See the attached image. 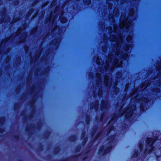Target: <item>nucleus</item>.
<instances>
[{
  "instance_id": "1",
  "label": "nucleus",
  "mask_w": 161,
  "mask_h": 161,
  "mask_svg": "<svg viewBox=\"0 0 161 161\" xmlns=\"http://www.w3.org/2000/svg\"><path fill=\"white\" fill-rule=\"evenodd\" d=\"M140 87L135 89L131 93L132 97L130 103L122 113L121 109L119 111V114H113L111 119L106 126L107 135H108L115 128L113 124L117 121L118 117L124 115L125 119H129L133 115L136 109V105L139 106L141 112H143L149 108L153 101L158 98V93L161 91V81H145Z\"/></svg>"
},
{
  "instance_id": "2",
  "label": "nucleus",
  "mask_w": 161,
  "mask_h": 161,
  "mask_svg": "<svg viewBox=\"0 0 161 161\" xmlns=\"http://www.w3.org/2000/svg\"><path fill=\"white\" fill-rule=\"evenodd\" d=\"M118 33L117 36L111 35L109 37V40L114 42L115 45L112 50L113 53L108 55L105 63L102 64L103 68L101 69V72L102 74L105 73L106 75L109 71L111 72L114 67L121 66L123 62L121 59H128V51L131 46L129 44H125L121 35L119 32Z\"/></svg>"
},
{
  "instance_id": "3",
  "label": "nucleus",
  "mask_w": 161,
  "mask_h": 161,
  "mask_svg": "<svg viewBox=\"0 0 161 161\" xmlns=\"http://www.w3.org/2000/svg\"><path fill=\"white\" fill-rule=\"evenodd\" d=\"M130 1L131 2L132 4H135V5L133 6V7L130 9L129 17L125 18V15H122L120 18L119 26V28L121 29L125 28L127 32L129 31L130 27L132 25V21L129 20V19H130V17L132 18L133 19H135L136 18L137 15L136 12L137 10V5L138 4L139 0H126V1L123 0L122 1L120 0H114V1L113 0H107V3L109 9L112 8L113 3L115 5L117 3L118 4L119 2L121 3H129Z\"/></svg>"
},
{
  "instance_id": "4",
  "label": "nucleus",
  "mask_w": 161,
  "mask_h": 161,
  "mask_svg": "<svg viewBox=\"0 0 161 161\" xmlns=\"http://www.w3.org/2000/svg\"><path fill=\"white\" fill-rule=\"evenodd\" d=\"M36 84H33L31 88V94L33 95V99L29 102L30 107L33 110L35 109V104L38 94L42 92L43 89V86L40 83L41 81H34Z\"/></svg>"
},
{
  "instance_id": "5",
  "label": "nucleus",
  "mask_w": 161,
  "mask_h": 161,
  "mask_svg": "<svg viewBox=\"0 0 161 161\" xmlns=\"http://www.w3.org/2000/svg\"><path fill=\"white\" fill-rule=\"evenodd\" d=\"M116 134L110 136L107 138V140L109 141L108 145L105 146V148L104 146H101L99 149L98 152V155L101 156H104V155L109 153L112 148V145L116 142L117 140L116 139Z\"/></svg>"
},
{
  "instance_id": "6",
  "label": "nucleus",
  "mask_w": 161,
  "mask_h": 161,
  "mask_svg": "<svg viewBox=\"0 0 161 161\" xmlns=\"http://www.w3.org/2000/svg\"><path fill=\"white\" fill-rule=\"evenodd\" d=\"M55 16H52V14L46 20L47 23H49L50 25H55V20L56 19V15L60 14V21L62 23H65L67 21V19L66 18L62 16L63 14V12L62 8L60 9V8L58 6H57L54 12Z\"/></svg>"
},
{
  "instance_id": "7",
  "label": "nucleus",
  "mask_w": 161,
  "mask_h": 161,
  "mask_svg": "<svg viewBox=\"0 0 161 161\" xmlns=\"http://www.w3.org/2000/svg\"><path fill=\"white\" fill-rule=\"evenodd\" d=\"M161 138V137L159 136H155L153 139L150 138H147L146 140V148L144 152L143 157L145 158V156L147 154H148L152 152L154 149V147L153 146V144L157 141L159 138Z\"/></svg>"
},
{
  "instance_id": "8",
  "label": "nucleus",
  "mask_w": 161,
  "mask_h": 161,
  "mask_svg": "<svg viewBox=\"0 0 161 161\" xmlns=\"http://www.w3.org/2000/svg\"><path fill=\"white\" fill-rule=\"evenodd\" d=\"M96 86L95 89H98V96L99 98L103 96V91L102 89V84L103 82V84L106 88H110L111 85L113 81H96Z\"/></svg>"
},
{
  "instance_id": "9",
  "label": "nucleus",
  "mask_w": 161,
  "mask_h": 161,
  "mask_svg": "<svg viewBox=\"0 0 161 161\" xmlns=\"http://www.w3.org/2000/svg\"><path fill=\"white\" fill-rule=\"evenodd\" d=\"M148 76L153 78V79H156L157 78L160 77L161 76V64L159 62L158 63L156 71L155 73H153L151 69L149 70L148 73Z\"/></svg>"
},
{
  "instance_id": "10",
  "label": "nucleus",
  "mask_w": 161,
  "mask_h": 161,
  "mask_svg": "<svg viewBox=\"0 0 161 161\" xmlns=\"http://www.w3.org/2000/svg\"><path fill=\"white\" fill-rule=\"evenodd\" d=\"M25 28L26 27L25 25L24 27L23 28V29H19L17 32V36H20L21 35V42H22L24 41L27 36L26 33L24 31V30Z\"/></svg>"
},
{
  "instance_id": "11",
  "label": "nucleus",
  "mask_w": 161,
  "mask_h": 161,
  "mask_svg": "<svg viewBox=\"0 0 161 161\" xmlns=\"http://www.w3.org/2000/svg\"><path fill=\"white\" fill-rule=\"evenodd\" d=\"M108 106V102L107 100L105 101L104 100H102L100 106V110L101 111L104 109H106Z\"/></svg>"
},
{
  "instance_id": "12",
  "label": "nucleus",
  "mask_w": 161,
  "mask_h": 161,
  "mask_svg": "<svg viewBox=\"0 0 161 161\" xmlns=\"http://www.w3.org/2000/svg\"><path fill=\"white\" fill-rule=\"evenodd\" d=\"M98 107L99 103L97 100H96L94 103H92L90 104V109H94L96 111L98 110Z\"/></svg>"
},
{
  "instance_id": "13",
  "label": "nucleus",
  "mask_w": 161,
  "mask_h": 161,
  "mask_svg": "<svg viewBox=\"0 0 161 161\" xmlns=\"http://www.w3.org/2000/svg\"><path fill=\"white\" fill-rule=\"evenodd\" d=\"M20 115L25 118H26V119L31 120L33 117V115L32 113L31 114L28 116H26L25 112V110L22 111L20 113Z\"/></svg>"
},
{
  "instance_id": "14",
  "label": "nucleus",
  "mask_w": 161,
  "mask_h": 161,
  "mask_svg": "<svg viewBox=\"0 0 161 161\" xmlns=\"http://www.w3.org/2000/svg\"><path fill=\"white\" fill-rule=\"evenodd\" d=\"M154 153L155 155L158 160V158L161 156V147L159 149H155Z\"/></svg>"
},
{
  "instance_id": "15",
  "label": "nucleus",
  "mask_w": 161,
  "mask_h": 161,
  "mask_svg": "<svg viewBox=\"0 0 161 161\" xmlns=\"http://www.w3.org/2000/svg\"><path fill=\"white\" fill-rule=\"evenodd\" d=\"M114 85V92L115 95H117L119 92V88L117 87V84L118 81H115Z\"/></svg>"
},
{
  "instance_id": "16",
  "label": "nucleus",
  "mask_w": 161,
  "mask_h": 161,
  "mask_svg": "<svg viewBox=\"0 0 161 161\" xmlns=\"http://www.w3.org/2000/svg\"><path fill=\"white\" fill-rule=\"evenodd\" d=\"M60 41V39L54 40L52 42L51 44L54 45L56 47H57Z\"/></svg>"
},
{
  "instance_id": "17",
  "label": "nucleus",
  "mask_w": 161,
  "mask_h": 161,
  "mask_svg": "<svg viewBox=\"0 0 161 161\" xmlns=\"http://www.w3.org/2000/svg\"><path fill=\"white\" fill-rule=\"evenodd\" d=\"M118 9L117 8H115L114 9V12H113V15H112L111 16V19H112V21L113 22H114V15H115L116 16L118 13Z\"/></svg>"
},
{
  "instance_id": "18",
  "label": "nucleus",
  "mask_w": 161,
  "mask_h": 161,
  "mask_svg": "<svg viewBox=\"0 0 161 161\" xmlns=\"http://www.w3.org/2000/svg\"><path fill=\"white\" fill-rule=\"evenodd\" d=\"M35 127V125L31 124L29 126H27L25 128V131L28 132L29 131L33 130Z\"/></svg>"
},
{
  "instance_id": "19",
  "label": "nucleus",
  "mask_w": 161,
  "mask_h": 161,
  "mask_svg": "<svg viewBox=\"0 0 161 161\" xmlns=\"http://www.w3.org/2000/svg\"><path fill=\"white\" fill-rule=\"evenodd\" d=\"M97 126H94L92 129L91 136L92 137L95 134L97 130Z\"/></svg>"
},
{
  "instance_id": "20",
  "label": "nucleus",
  "mask_w": 161,
  "mask_h": 161,
  "mask_svg": "<svg viewBox=\"0 0 161 161\" xmlns=\"http://www.w3.org/2000/svg\"><path fill=\"white\" fill-rule=\"evenodd\" d=\"M76 140V136H70L69 138V140L71 142H74Z\"/></svg>"
},
{
  "instance_id": "21",
  "label": "nucleus",
  "mask_w": 161,
  "mask_h": 161,
  "mask_svg": "<svg viewBox=\"0 0 161 161\" xmlns=\"http://www.w3.org/2000/svg\"><path fill=\"white\" fill-rule=\"evenodd\" d=\"M129 36H128V37L126 38V41L128 42V43H130V41L132 39V36H131V35L133 34V33L131 32L130 33Z\"/></svg>"
},
{
  "instance_id": "22",
  "label": "nucleus",
  "mask_w": 161,
  "mask_h": 161,
  "mask_svg": "<svg viewBox=\"0 0 161 161\" xmlns=\"http://www.w3.org/2000/svg\"><path fill=\"white\" fill-rule=\"evenodd\" d=\"M90 118L89 115H87L86 118V122L87 125H88L90 124Z\"/></svg>"
},
{
  "instance_id": "23",
  "label": "nucleus",
  "mask_w": 161,
  "mask_h": 161,
  "mask_svg": "<svg viewBox=\"0 0 161 161\" xmlns=\"http://www.w3.org/2000/svg\"><path fill=\"white\" fill-rule=\"evenodd\" d=\"M5 121V118L3 117H0V125H2Z\"/></svg>"
},
{
  "instance_id": "24",
  "label": "nucleus",
  "mask_w": 161,
  "mask_h": 161,
  "mask_svg": "<svg viewBox=\"0 0 161 161\" xmlns=\"http://www.w3.org/2000/svg\"><path fill=\"white\" fill-rule=\"evenodd\" d=\"M12 36H11L9 37L8 39H6L5 40H3L2 42L1 46H2L3 44L5 43V42L9 41L10 39L12 38Z\"/></svg>"
},
{
  "instance_id": "25",
  "label": "nucleus",
  "mask_w": 161,
  "mask_h": 161,
  "mask_svg": "<svg viewBox=\"0 0 161 161\" xmlns=\"http://www.w3.org/2000/svg\"><path fill=\"white\" fill-rule=\"evenodd\" d=\"M94 60L96 62L97 64H99V65L100 66V67H101V62L100 61V59L99 58L97 57L96 59H94Z\"/></svg>"
},
{
  "instance_id": "26",
  "label": "nucleus",
  "mask_w": 161,
  "mask_h": 161,
  "mask_svg": "<svg viewBox=\"0 0 161 161\" xmlns=\"http://www.w3.org/2000/svg\"><path fill=\"white\" fill-rule=\"evenodd\" d=\"M20 108L19 105L17 103H15L14 105V109L15 111L18 110Z\"/></svg>"
},
{
  "instance_id": "27",
  "label": "nucleus",
  "mask_w": 161,
  "mask_h": 161,
  "mask_svg": "<svg viewBox=\"0 0 161 161\" xmlns=\"http://www.w3.org/2000/svg\"><path fill=\"white\" fill-rule=\"evenodd\" d=\"M118 29H119L117 27V26L116 25H114L113 30H114V33H118Z\"/></svg>"
},
{
  "instance_id": "28",
  "label": "nucleus",
  "mask_w": 161,
  "mask_h": 161,
  "mask_svg": "<svg viewBox=\"0 0 161 161\" xmlns=\"http://www.w3.org/2000/svg\"><path fill=\"white\" fill-rule=\"evenodd\" d=\"M144 144V142L143 143L141 142L139 143V148L140 151L141 152L142 151L143 145Z\"/></svg>"
},
{
  "instance_id": "29",
  "label": "nucleus",
  "mask_w": 161,
  "mask_h": 161,
  "mask_svg": "<svg viewBox=\"0 0 161 161\" xmlns=\"http://www.w3.org/2000/svg\"><path fill=\"white\" fill-rule=\"evenodd\" d=\"M138 155V151H136L134 152V154L132 157V158H136Z\"/></svg>"
},
{
  "instance_id": "30",
  "label": "nucleus",
  "mask_w": 161,
  "mask_h": 161,
  "mask_svg": "<svg viewBox=\"0 0 161 161\" xmlns=\"http://www.w3.org/2000/svg\"><path fill=\"white\" fill-rule=\"evenodd\" d=\"M101 77V75L100 74L97 73L96 74V75L95 76V78L97 80H100Z\"/></svg>"
},
{
  "instance_id": "31",
  "label": "nucleus",
  "mask_w": 161,
  "mask_h": 161,
  "mask_svg": "<svg viewBox=\"0 0 161 161\" xmlns=\"http://www.w3.org/2000/svg\"><path fill=\"white\" fill-rule=\"evenodd\" d=\"M102 132H99L96 136V138L94 139V141H96L97 140V139L99 138L100 136H102Z\"/></svg>"
},
{
  "instance_id": "32",
  "label": "nucleus",
  "mask_w": 161,
  "mask_h": 161,
  "mask_svg": "<svg viewBox=\"0 0 161 161\" xmlns=\"http://www.w3.org/2000/svg\"><path fill=\"white\" fill-rule=\"evenodd\" d=\"M129 86H130V84L129 83H127L125 85L124 91H125V92L126 93L128 89Z\"/></svg>"
},
{
  "instance_id": "33",
  "label": "nucleus",
  "mask_w": 161,
  "mask_h": 161,
  "mask_svg": "<svg viewBox=\"0 0 161 161\" xmlns=\"http://www.w3.org/2000/svg\"><path fill=\"white\" fill-rule=\"evenodd\" d=\"M90 3V0H84V3L85 4H89Z\"/></svg>"
},
{
  "instance_id": "34",
  "label": "nucleus",
  "mask_w": 161,
  "mask_h": 161,
  "mask_svg": "<svg viewBox=\"0 0 161 161\" xmlns=\"http://www.w3.org/2000/svg\"><path fill=\"white\" fill-rule=\"evenodd\" d=\"M60 150L59 148L58 147L55 148L54 152L55 153V154H57L59 152Z\"/></svg>"
},
{
  "instance_id": "35",
  "label": "nucleus",
  "mask_w": 161,
  "mask_h": 161,
  "mask_svg": "<svg viewBox=\"0 0 161 161\" xmlns=\"http://www.w3.org/2000/svg\"><path fill=\"white\" fill-rule=\"evenodd\" d=\"M21 89V87L19 86H18L16 89V93H18L19 92L20 90Z\"/></svg>"
},
{
  "instance_id": "36",
  "label": "nucleus",
  "mask_w": 161,
  "mask_h": 161,
  "mask_svg": "<svg viewBox=\"0 0 161 161\" xmlns=\"http://www.w3.org/2000/svg\"><path fill=\"white\" fill-rule=\"evenodd\" d=\"M104 113H103L101 114V116L100 117L99 122H101L102 121L104 117Z\"/></svg>"
},
{
  "instance_id": "37",
  "label": "nucleus",
  "mask_w": 161,
  "mask_h": 161,
  "mask_svg": "<svg viewBox=\"0 0 161 161\" xmlns=\"http://www.w3.org/2000/svg\"><path fill=\"white\" fill-rule=\"evenodd\" d=\"M107 30H108V33L109 34L112 33L113 32L112 28L111 27H109Z\"/></svg>"
},
{
  "instance_id": "38",
  "label": "nucleus",
  "mask_w": 161,
  "mask_h": 161,
  "mask_svg": "<svg viewBox=\"0 0 161 161\" xmlns=\"http://www.w3.org/2000/svg\"><path fill=\"white\" fill-rule=\"evenodd\" d=\"M80 149L81 147L80 146H79L76 147L75 150V152H79L80 150Z\"/></svg>"
},
{
  "instance_id": "39",
  "label": "nucleus",
  "mask_w": 161,
  "mask_h": 161,
  "mask_svg": "<svg viewBox=\"0 0 161 161\" xmlns=\"http://www.w3.org/2000/svg\"><path fill=\"white\" fill-rule=\"evenodd\" d=\"M45 136H46V138H47L50 135V133L49 132H47L45 133Z\"/></svg>"
},
{
  "instance_id": "40",
  "label": "nucleus",
  "mask_w": 161,
  "mask_h": 161,
  "mask_svg": "<svg viewBox=\"0 0 161 161\" xmlns=\"http://www.w3.org/2000/svg\"><path fill=\"white\" fill-rule=\"evenodd\" d=\"M122 76V74L120 72H118L117 73V75H116V77L117 78H119L120 77Z\"/></svg>"
},
{
  "instance_id": "41",
  "label": "nucleus",
  "mask_w": 161,
  "mask_h": 161,
  "mask_svg": "<svg viewBox=\"0 0 161 161\" xmlns=\"http://www.w3.org/2000/svg\"><path fill=\"white\" fill-rule=\"evenodd\" d=\"M88 138L87 137H86L85 138V139H84V140L83 142L84 144H85L86 143V142H87V141L88 140Z\"/></svg>"
},
{
  "instance_id": "42",
  "label": "nucleus",
  "mask_w": 161,
  "mask_h": 161,
  "mask_svg": "<svg viewBox=\"0 0 161 161\" xmlns=\"http://www.w3.org/2000/svg\"><path fill=\"white\" fill-rule=\"evenodd\" d=\"M56 1H53V2L52 3V4H51V7H52V8L53 7V6L54 7L55 5H56Z\"/></svg>"
},
{
  "instance_id": "43",
  "label": "nucleus",
  "mask_w": 161,
  "mask_h": 161,
  "mask_svg": "<svg viewBox=\"0 0 161 161\" xmlns=\"http://www.w3.org/2000/svg\"><path fill=\"white\" fill-rule=\"evenodd\" d=\"M107 50V47L105 46H104L102 48V50L103 52H105Z\"/></svg>"
},
{
  "instance_id": "44",
  "label": "nucleus",
  "mask_w": 161,
  "mask_h": 161,
  "mask_svg": "<svg viewBox=\"0 0 161 161\" xmlns=\"http://www.w3.org/2000/svg\"><path fill=\"white\" fill-rule=\"evenodd\" d=\"M104 80H105V81H106V80H109V79L108 78V75H105L104 76Z\"/></svg>"
},
{
  "instance_id": "45",
  "label": "nucleus",
  "mask_w": 161,
  "mask_h": 161,
  "mask_svg": "<svg viewBox=\"0 0 161 161\" xmlns=\"http://www.w3.org/2000/svg\"><path fill=\"white\" fill-rule=\"evenodd\" d=\"M86 135V132L84 131H82V138H83Z\"/></svg>"
},
{
  "instance_id": "46",
  "label": "nucleus",
  "mask_w": 161,
  "mask_h": 161,
  "mask_svg": "<svg viewBox=\"0 0 161 161\" xmlns=\"http://www.w3.org/2000/svg\"><path fill=\"white\" fill-rule=\"evenodd\" d=\"M57 29V26H56L54 27L53 31V33L55 31H56Z\"/></svg>"
},
{
  "instance_id": "47",
  "label": "nucleus",
  "mask_w": 161,
  "mask_h": 161,
  "mask_svg": "<svg viewBox=\"0 0 161 161\" xmlns=\"http://www.w3.org/2000/svg\"><path fill=\"white\" fill-rule=\"evenodd\" d=\"M4 131V129L2 128H0V133H3Z\"/></svg>"
},
{
  "instance_id": "48",
  "label": "nucleus",
  "mask_w": 161,
  "mask_h": 161,
  "mask_svg": "<svg viewBox=\"0 0 161 161\" xmlns=\"http://www.w3.org/2000/svg\"><path fill=\"white\" fill-rule=\"evenodd\" d=\"M90 77L91 78H92L93 79H94V75H92V74H91V75L90 76Z\"/></svg>"
},
{
  "instance_id": "49",
  "label": "nucleus",
  "mask_w": 161,
  "mask_h": 161,
  "mask_svg": "<svg viewBox=\"0 0 161 161\" xmlns=\"http://www.w3.org/2000/svg\"><path fill=\"white\" fill-rule=\"evenodd\" d=\"M47 3H46L44 4L43 5H42V7H44L46 5H47Z\"/></svg>"
},
{
  "instance_id": "50",
  "label": "nucleus",
  "mask_w": 161,
  "mask_h": 161,
  "mask_svg": "<svg viewBox=\"0 0 161 161\" xmlns=\"http://www.w3.org/2000/svg\"><path fill=\"white\" fill-rule=\"evenodd\" d=\"M93 97H94V98H95V97H96V96H96V95L95 94H94V93H93Z\"/></svg>"
},
{
  "instance_id": "51",
  "label": "nucleus",
  "mask_w": 161,
  "mask_h": 161,
  "mask_svg": "<svg viewBox=\"0 0 161 161\" xmlns=\"http://www.w3.org/2000/svg\"><path fill=\"white\" fill-rule=\"evenodd\" d=\"M41 127V125H39L38 129H40Z\"/></svg>"
},
{
  "instance_id": "52",
  "label": "nucleus",
  "mask_w": 161,
  "mask_h": 161,
  "mask_svg": "<svg viewBox=\"0 0 161 161\" xmlns=\"http://www.w3.org/2000/svg\"><path fill=\"white\" fill-rule=\"evenodd\" d=\"M7 18L8 21H9V18L8 16H7Z\"/></svg>"
},
{
  "instance_id": "53",
  "label": "nucleus",
  "mask_w": 161,
  "mask_h": 161,
  "mask_svg": "<svg viewBox=\"0 0 161 161\" xmlns=\"http://www.w3.org/2000/svg\"><path fill=\"white\" fill-rule=\"evenodd\" d=\"M86 159V158H83V160L84 161V160H85Z\"/></svg>"
},
{
  "instance_id": "54",
  "label": "nucleus",
  "mask_w": 161,
  "mask_h": 161,
  "mask_svg": "<svg viewBox=\"0 0 161 161\" xmlns=\"http://www.w3.org/2000/svg\"><path fill=\"white\" fill-rule=\"evenodd\" d=\"M27 82V83H28L29 82H30V81H26ZM32 81H31V82H32Z\"/></svg>"
},
{
  "instance_id": "55",
  "label": "nucleus",
  "mask_w": 161,
  "mask_h": 161,
  "mask_svg": "<svg viewBox=\"0 0 161 161\" xmlns=\"http://www.w3.org/2000/svg\"><path fill=\"white\" fill-rule=\"evenodd\" d=\"M39 57V56H36V60L37 59V57Z\"/></svg>"
},
{
  "instance_id": "56",
  "label": "nucleus",
  "mask_w": 161,
  "mask_h": 161,
  "mask_svg": "<svg viewBox=\"0 0 161 161\" xmlns=\"http://www.w3.org/2000/svg\"><path fill=\"white\" fill-rule=\"evenodd\" d=\"M33 31H36V29H35Z\"/></svg>"
},
{
  "instance_id": "57",
  "label": "nucleus",
  "mask_w": 161,
  "mask_h": 161,
  "mask_svg": "<svg viewBox=\"0 0 161 161\" xmlns=\"http://www.w3.org/2000/svg\"><path fill=\"white\" fill-rule=\"evenodd\" d=\"M15 138H16L17 139H18V136H15Z\"/></svg>"
},
{
  "instance_id": "58",
  "label": "nucleus",
  "mask_w": 161,
  "mask_h": 161,
  "mask_svg": "<svg viewBox=\"0 0 161 161\" xmlns=\"http://www.w3.org/2000/svg\"><path fill=\"white\" fill-rule=\"evenodd\" d=\"M67 4V3H66L64 4V5H66V4Z\"/></svg>"
},
{
  "instance_id": "59",
  "label": "nucleus",
  "mask_w": 161,
  "mask_h": 161,
  "mask_svg": "<svg viewBox=\"0 0 161 161\" xmlns=\"http://www.w3.org/2000/svg\"><path fill=\"white\" fill-rule=\"evenodd\" d=\"M135 82H134V87H135Z\"/></svg>"
},
{
  "instance_id": "60",
  "label": "nucleus",
  "mask_w": 161,
  "mask_h": 161,
  "mask_svg": "<svg viewBox=\"0 0 161 161\" xmlns=\"http://www.w3.org/2000/svg\"><path fill=\"white\" fill-rule=\"evenodd\" d=\"M87 153H85V154H87Z\"/></svg>"
},
{
  "instance_id": "61",
  "label": "nucleus",
  "mask_w": 161,
  "mask_h": 161,
  "mask_svg": "<svg viewBox=\"0 0 161 161\" xmlns=\"http://www.w3.org/2000/svg\"><path fill=\"white\" fill-rule=\"evenodd\" d=\"M2 22H4V20H3V21H2Z\"/></svg>"
},
{
  "instance_id": "62",
  "label": "nucleus",
  "mask_w": 161,
  "mask_h": 161,
  "mask_svg": "<svg viewBox=\"0 0 161 161\" xmlns=\"http://www.w3.org/2000/svg\"><path fill=\"white\" fill-rule=\"evenodd\" d=\"M132 29H131V27L130 28V30H131Z\"/></svg>"
}]
</instances>
